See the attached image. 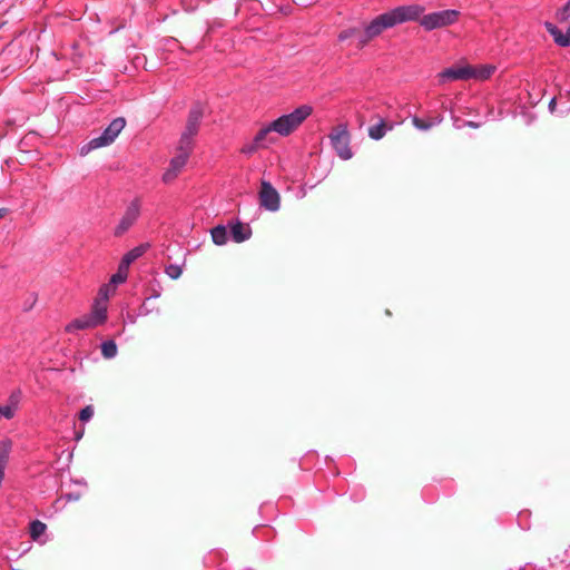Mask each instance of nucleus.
Listing matches in <instances>:
<instances>
[{"label": "nucleus", "instance_id": "obj_1", "mask_svg": "<svg viewBox=\"0 0 570 570\" xmlns=\"http://www.w3.org/2000/svg\"><path fill=\"white\" fill-rule=\"evenodd\" d=\"M312 112L313 108L309 105H302L271 121L272 128L277 136L287 137L296 131Z\"/></svg>", "mask_w": 570, "mask_h": 570}, {"label": "nucleus", "instance_id": "obj_2", "mask_svg": "<svg viewBox=\"0 0 570 570\" xmlns=\"http://www.w3.org/2000/svg\"><path fill=\"white\" fill-rule=\"evenodd\" d=\"M107 321V305L104 302H94L89 314L82 315L66 326V332L95 328Z\"/></svg>", "mask_w": 570, "mask_h": 570}, {"label": "nucleus", "instance_id": "obj_3", "mask_svg": "<svg viewBox=\"0 0 570 570\" xmlns=\"http://www.w3.org/2000/svg\"><path fill=\"white\" fill-rule=\"evenodd\" d=\"M126 126V120L122 117L114 119L108 127L99 135L90 139L86 145L80 148V155L85 156L91 150L109 146L115 141L118 135L122 131Z\"/></svg>", "mask_w": 570, "mask_h": 570}, {"label": "nucleus", "instance_id": "obj_4", "mask_svg": "<svg viewBox=\"0 0 570 570\" xmlns=\"http://www.w3.org/2000/svg\"><path fill=\"white\" fill-rule=\"evenodd\" d=\"M393 27L394 23L389 11L375 17L367 24L364 26L363 31L358 35L357 46L360 48H363L371 40L379 37L384 30Z\"/></svg>", "mask_w": 570, "mask_h": 570}, {"label": "nucleus", "instance_id": "obj_5", "mask_svg": "<svg viewBox=\"0 0 570 570\" xmlns=\"http://www.w3.org/2000/svg\"><path fill=\"white\" fill-rule=\"evenodd\" d=\"M460 14V11L455 9L431 12L422 16L420 26L426 31L449 27L459 20Z\"/></svg>", "mask_w": 570, "mask_h": 570}, {"label": "nucleus", "instance_id": "obj_6", "mask_svg": "<svg viewBox=\"0 0 570 570\" xmlns=\"http://www.w3.org/2000/svg\"><path fill=\"white\" fill-rule=\"evenodd\" d=\"M425 11V8L421 4H407V6H400L396 8H393L392 10H389L390 16L392 18V21L394 23V27L401 23L410 22V21H416L422 18L423 13Z\"/></svg>", "mask_w": 570, "mask_h": 570}, {"label": "nucleus", "instance_id": "obj_7", "mask_svg": "<svg viewBox=\"0 0 570 570\" xmlns=\"http://www.w3.org/2000/svg\"><path fill=\"white\" fill-rule=\"evenodd\" d=\"M140 216V202L138 199H134L126 207L119 223L116 225L114 229L115 236H122L127 233L137 222Z\"/></svg>", "mask_w": 570, "mask_h": 570}, {"label": "nucleus", "instance_id": "obj_8", "mask_svg": "<svg viewBox=\"0 0 570 570\" xmlns=\"http://www.w3.org/2000/svg\"><path fill=\"white\" fill-rule=\"evenodd\" d=\"M330 139L333 148L342 159L347 160L352 158L353 154L350 148V135L345 126H340L330 135Z\"/></svg>", "mask_w": 570, "mask_h": 570}, {"label": "nucleus", "instance_id": "obj_9", "mask_svg": "<svg viewBox=\"0 0 570 570\" xmlns=\"http://www.w3.org/2000/svg\"><path fill=\"white\" fill-rule=\"evenodd\" d=\"M259 204L269 212H277L281 207L279 194L269 181L261 183Z\"/></svg>", "mask_w": 570, "mask_h": 570}, {"label": "nucleus", "instance_id": "obj_10", "mask_svg": "<svg viewBox=\"0 0 570 570\" xmlns=\"http://www.w3.org/2000/svg\"><path fill=\"white\" fill-rule=\"evenodd\" d=\"M188 158L189 156H187L186 154L177 153L176 156L171 158L169 167L163 174V180L166 184L171 183L184 169Z\"/></svg>", "mask_w": 570, "mask_h": 570}, {"label": "nucleus", "instance_id": "obj_11", "mask_svg": "<svg viewBox=\"0 0 570 570\" xmlns=\"http://www.w3.org/2000/svg\"><path fill=\"white\" fill-rule=\"evenodd\" d=\"M203 119V109L200 106L194 107L188 115L187 124L181 135L191 139L196 137L199 130L200 121Z\"/></svg>", "mask_w": 570, "mask_h": 570}, {"label": "nucleus", "instance_id": "obj_12", "mask_svg": "<svg viewBox=\"0 0 570 570\" xmlns=\"http://www.w3.org/2000/svg\"><path fill=\"white\" fill-rule=\"evenodd\" d=\"M470 75V65H465L448 68L440 72L438 77L441 82H446L455 80H469Z\"/></svg>", "mask_w": 570, "mask_h": 570}, {"label": "nucleus", "instance_id": "obj_13", "mask_svg": "<svg viewBox=\"0 0 570 570\" xmlns=\"http://www.w3.org/2000/svg\"><path fill=\"white\" fill-rule=\"evenodd\" d=\"M255 144L261 146L263 149L268 148L277 141V134L272 128V124L263 126L257 134L254 136Z\"/></svg>", "mask_w": 570, "mask_h": 570}, {"label": "nucleus", "instance_id": "obj_14", "mask_svg": "<svg viewBox=\"0 0 570 570\" xmlns=\"http://www.w3.org/2000/svg\"><path fill=\"white\" fill-rule=\"evenodd\" d=\"M495 71L493 65L470 66V79L483 81L489 79Z\"/></svg>", "mask_w": 570, "mask_h": 570}, {"label": "nucleus", "instance_id": "obj_15", "mask_svg": "<svg viewBox=\"0 0 570 570\" xmlns=\"http://www.w3.org/2000/svg\"><path fill=\"white\" fill-rule=\"evenodd\" d=\"M411 121L417 130L426 131L430 130L432 127L440 125L443 121V117L441 115H438L435 117L424 120L419 118L417 116H413L411 118Z\"/></svg>", "mask_w": 570, "mask_h": 570}, {"label": "nucleus", "instance_id": "obj_16", "mask_svg": "<svg viewBox=\"0 0 570 570\" xmlns=\"http://www.w3.org/2000/svg\"><path fill=\"white\" fill-rule=\"evenodd\" d=\"M46 530H47L46 523H43V522H41L39 520H35L29 525L30 538L33 541H37V542L43 544L46 542V540H43L41 538L46 533Z\"/></svg>", "mask_w": 570, "mask_h": 570}, {"label": "nucleus", "instance_id": "obj_17", "mask_svg": "<svg viewBox=\"0 0 570 570\" xmlns=\"http://www.w3.org/2000/svg\"><path fill=\"white\" fill-rule=\"evenodd\" d=\"M230 234L235 242L240 243L249 238L250 229L242 223H236L230 227Z\"/></svg>", "mask_w": 570, "mask_h": 570}, {"label": "nucleus", "instance_id": "obj_18", "mask_svg": "<svg viewBox=\"0 0 570 570\" xmlns=\"http://www.w3.org/2000/svg\"><path fill=\"white\" fill-rule=\"evenodd\" d=\"M210 234H212L213 242L218 246L225 245L228 240V233H227L226 227H224V226L219 225V226L214 227L212 229Z\"/></svg>", "mask_w": 570, "mask_h": 570}, {"label": "nucleus", "instance_id": "obj_19", "mask_svg": "<svg viewBox=\"0 0 570 570\" xmlns=\"http://www.w3.org/2000/svg\"><path fill=\"white\" fill-rule=\"evenodd\" d=\"M392 129V126L389 127V130ZM386 125L383 120H381L379 124L374 125V126H371L368 128V136L374 139V140H380L381 138L384 137V135L386 134Z\"/></svg>", "mask_w": 570, "mask_h": 570}, {"label": "nucleus", "instance_id": "obj_20", "mask_svg": "<svg viewBox=\"0 0 570 570\" xmlns=\"http://www.w3.org/2000/svg\"><path fill=\"white\" fill-rule=\"evenodd\" d=\"M148 247H149L148 244H141L139 246H136L135 248H132L128 253H126L124 255V258L127 262H129L130 264H132L137 258H139L140 256H142L146 253Z\"/></svg>", "mask_w": 570, "mask_h": 570}, {"label": "nucleus", "instance_id": "obj_21", "mask_svg": "<svg viewBox=\"0 0 570 570\" xmlns=\"http://www.w3.org/2000/svg\"><path fill=\"white\" fill-rule=\"evenodd\" d=\"M193 148H194V139L181 135L179 138V141H178L177 153L186 154L187 156H189Z\"/></svg>", "mask_w": 570, "mask_h": 570}, {"label": "nucleus", "instance_id": "obj_22", "mask_svg": "<svg viewBox=\"0 0 570 570\" xmlns=\"http://www.w3.org/2000/svg\"><path fill=\"white\" fill-rule=\"evenodd\" d=\"M114 293H115V286H112L110 284H106L100 287L98 297L96 298L95 302H104L107 305L109 297L111 295H114Z\"/></svg>", "mask_w": 570, "mask_h": 570}, {"label": "nucleus", "instance_id": "obj_23", "mask_svg": "<svg viewBox=\"0 0 570 570\" xmlns=\"http://www.w3.org/2000/svg\"><path fill=\"white\" fill-rule=\"evenodd\" d=\"M101 353L106 358H112L117 355V345L114 341H106L101 344Z\"/></svg>", "mask_w": 570, "mask_h": 570}, {"label": "nucleus", "instance_id": "obj_24", "mask_svg": "<svg viewBox=\"0 0 570 570\" xmlns=\"http://www.w3.org/2000/svg\"><path fill=\"white\" fill-rule=\"evenodd\" d=\"M556 16L560 21H566L570 18V0H568L567 3L557 11Z\"/></svg>", "mask_w": 570, "mask_h": 570}, {"label": "nucleus", "instance_id": "obj_25", "mask_svg": "<svg viewBox=\"0 0 570 570\" xmlns=\"http://www.w3.org/2000/svg\"><path fill=\"white\" fill-rule=\"evenodd\" d=\"M258 149H263V148L261 146L256 145L255 139L253 138V140L250 142L245 144L242 147L240 153L250 156V155L255 154Z\"/></svg>", "mask_w": 570, "mask_h": 570}, {"label": "nucleus", "instance_id": "obj_26", "mask_svg": "<svg viewBox=\"0 0 570 570\" xmlns=\"http://www.w3.org/2000/svg\"><path fill=\"white\" fill-rule=\"evenodd\" d=\"M183 273V269L179 265H169L166 267V274L171 278V279H177L180 277Z\"/></svg>", "mask_w": 570, "mask_h": 570}, {"label": "nucleus", "instance_id": "obj_27", "mask_svg": "<svg viewBox=\"0 0 570 570\" xmlns=\"http://www.w3.org/2000/svg\"><path fill=\"white\" fill-rule=\"evenodd\" d=\"M17 409L10 404L0 405V415L6 419H12L16 414Z\"/></svg>", "mask_w": 570, "mask_h": 570}, {"label": "nucleus", "instance_id": "obj_28", "mask_svg": "<svg viewBox=\"0 0 570 570\" xmlns=\"http://www.w3.org/2000/svg\"><path fill=\"white\" fill-rule=\"evenodd\" d=\"M127 279V276L121 274L120 272H116L111 277H110V282L109 284L112 285V286H117L119 284H122L125 283Z\"/></svg>", "mask_w": 570, "mask_h": 570}, {"label": "nucleus", "instance_id": "obj_29", "mask_svg": "<svg viewBox=\"0 0 570 570\" xmlns=\"http://www.w3.org/2000/svg\"><path fill=\"white\" fill-rule=\"evenodd\" d=\"M94 415L92 406L88 405L80 411L79 419L82 422L89 421Z\"/></svg>", "mask_w": 570, "mask_h": 570}, {"label": "nucleus", "instance_id": "obj_30", "mask_svg": "<svg viewBox=\"0 0 570 570\" xmlns=\"http://www.w3.org/2000/svg\"><path fill=\"white\" fill-rule=\"evenodd\" d=\"M357 35V30L355 28H348L340 32L338 40L345 41L351 37H354Z\"/></svg>", "mask_w": 570, "mask_h": 570}, {"label": "nucleus", "instance_id": "obj_31", "mask_svg": "<svg viewBox=\"0 0 570 570\" xmlns=\"http://www.w3.org/2000/svg\"><path fill=\"white\" fill-rule=\"evenodd\" d=\"M20 396H21L20 391H16V392H13V393L9 396V400H8V403H7V404H10V405H12L13 407L18 409V405H19V402H20Z\"/></svg>", "mask_w": 570, "mask_h": 570}, {"label": "nucleus", "instance_id": "obj_32", "mask_svg": "<svg viewBox=\"0 0 570 570\" xmlns=\"http://www.w3.org/2000/svg\"><path fill=\"white\" fill-rule=\"evenodd\" d=\"M129 266H130V263L127 262L124 257L121 258L120 263H119V266H118V272H120L121 274L126 275L128 277V271H129Z\"/></svg>", "mask_w": 570, "mask_h": 570}, {"label": "nucleus", "instance_id": "obj_33", "mask_svg": "<svg viewBox=\"0 0 570 570\" xmlns=\"http://www.w3.org/2000/svg\"><path fill=\"white\" fill-rule=\"evenodd\" d=\"M465 125L471 127V128H478L479 127V124H476L474 121H466Z\"/></svg>", "mask_w": 570, "mask_h": 570}, {"label": "nucleus", "instance_id": "obj_34", "mask_svg": "<svg viewBox=\"0 0 570 570\" xmlns=\"http://www.w3.org/2000/svg\"><path fill=\"white\" fill-rule=\"evenodd\" d=\"M148 313H149V311L147 309L146 304H144V305L141 306V308H140V314H141V315H147Z\"/></svg>", "mask_w": 570, "mask_h": 570}, {"label": "nucleus", "instance_id": "obj_35", "mask_svg": "<svg viewBox=\"0 0 570 570\" xmlns=\"http://www.w3.org/2000/svg\"><path fill=\"white\" fill-rule=\"evenodd\" d=\"M8 214L7 208H0V219H2Z\"/></svg>", "mask_w": 570, "mask_h": 570}, {"label": "nucleus", "instance_id": "obj_36", "mask_svg": "<svg viewBox=\"0 0 570 570\" xmlns=\"http://www.w3.org/2000/svg\"><path fill=\"white\" fill-rule=\"evenodd\" d=\"M68 500L71 501V500H78L79 497L78 495H73V494H68L67 495Z\"/></svg>", "mask_w": 570, "mask_h": 570}]
</instances>
